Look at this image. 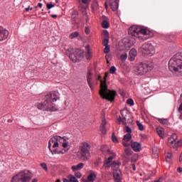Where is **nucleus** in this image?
<instances>
[{"label": "nucleus", "mask_w": 182, "mask_h": 182, "mask_svg": "<svg viewBox=\"0 0 182 182\" xmlns=\"http://www.w3.org/2000/svg\"><path fill=\"white\" fill-rule=\"evenodd\" d=\"M63 182H69V181L66 178H63Z\"/></svg>", "instance_id": "bf43d9fd"}, {"label": "nucleus", "mask_w": 182, "mask_h": 182, "mask_svg": "<svg viewBox=\"0 0 182 182\" xmlns=\"http://www.w3.org/2000/svg\"><path fill=\"white\" fill-rule=\"evenodd\" d=\"M51 18H58V15H56V14H52L51 15Z\"/></svg>", "instance_id": "6e6d98bb"}, {"label": "nucleus", "mask_w": 182, "mask_h": 182, "mask_svg": "<svg viewBox=\"0 0 182 182\" xmlns=\"http://www.w3.org/2000/svg\"><path fill=\"white\" fill-rule=\"evenodd\" d=\"M96 177H97V175L95 172H91L87 176V182H93L95 180H96Z\"/></svg>", "instance_id": "aec40b11"}, {"label": "nucleus", "mask_w": 182, "mask_h": 182, "mask_svg": "<svg viewBox=\"0 0 182 182\" xmlns=\"http://www.w3.org/2000/svg\"><path fill=\"white\" fill-rule=\"evenodd\" d=\"M25 9H26V12H28V11H30V6L26 8Z\"/></svg>", "instance_id": "4d7b16f0"}, {"label": "nucleus", "mask_w": 182, "mask_h": 182, "mask_svg": "<svg viewBox=\"0 0 182 182\" xmlns=\"http://www.w3.org/2000/svg\"><path fill=\"white\" fill-rule=\"evenodd\" d=\"M120 59L122 62H124V60H126V59H127V53H124V54L121 55Z\"/></svg>", "instance_id": "e433bc0d"}, {"label": "nucleus", "mask_w": 182, "mask_h": 182, "mask_svg": "<svg viewBox=\"0 0 182 182\" xmlns=\"http://www.w3.org/2000/svg\"><path fill=\"white\" fill-rule=\"evenodd\" d=\"M177 139V135L176 134H173L168 139V146H169V147L171 149H178V147H181L182 139L176 141Z\"/></svg>", "instance_id": "9d476101"}, {"label": "nucleus", "mask_w": 182, "mask_h": 182, "mask_svg": "<svg viewBox=\"0 0 182 182\" xmlns=\"http://www.w3.org/2000/svg\"><path fill=\"white\" fill-rule=\"evenodd\" d=\"M136 126H138L141 132H143V130H144V126H143V124H141L140 122L136 121Z\"/></svg>", "instance_id": "2f4dec72"}, {"label": "nucleus", "mask_w": 182, "mask_h": 182, "mask_svg": "<svg viewBox=\"0 0 182 182\" xmlns=\"http://www.w3.org/2000/svg\"><path fill=\"white\" fill-rule=\"evenodd\" d=\"M48 149L53 156L55 154H65L68 149H61L59 147L58 139L53 136L48 141Z\"/></svg>", "instance_id": "423d86ee"}, {"label": "nucleus", "mask_w": 182, "mask_h": 182, "mask_svg": "<svg viewBox=\"0 0 182 182\" xmlns=\"http://www.w3.org/2000/svg\"><path fill=\"white\" fill-rule=\"evenodd\" d=\"M100 132L102 134H106V127H100Z\"/></svg>", "instance_id": "79ce46f5"}, {"label": "nucleus", "mask_w": 182, "mask_h": 182, "mask_svg": "<svg viewBox=\"0 0 182 182\" xmlns=\"http://www.w3.org/2000/svg\"><path fill=\"white\" fill-rule=\"evenodd\" d=\"M95 164L96 166H99V162H95Z\"/></svg>", "instance_id": "680f3d73"}, {"label": "nucleus", "mask_w": 182, "mask_h": 182, "mask_svg": "<svg viewBox=\"0 0 182 182\" xmlns=\"http://www.w3.org/2000/svg\"><path fill=\"white\" fill-rule=\"evenodd\" d=\"M125 153L126 154H127L128 156H132V149H130L129 148H127L125 149Z\"/></svg>", "instance_id": "37998d69"}, {"label": "nucleus", "mask_w": 182, "mask_h": 182, "mask_svg": "<svg viewBox=\"0 0 182 182\" xmlns=\"http://www.w3.org/2000/svg\"><path fill=\"white\" fill-rule=\"evenodd\" d=\"M153 68L147 63H139L134 67V72L135 75L143 76L146 73H149Z\"/></svg>", "instance_id": "6e6552de"}, {"label": "nucleus", "mask_w": 182, "mask_h": 182, "mask_svg": "<svg viewBox=\"0 0 182 182\" xmlns=\"http://www.w3.org/2000/svg\"><path fill=\"white\" fill-rule=\"evenodd\" d=\"M87 83H88L91 90H93V85L92 84V82H87Z\"/></svg>", "instance_id": "3c124183"}, {"label": "nucleus", "mask_w": 182, "mask_h": 182, "mask_svg": "<svg viewBox=\"0 0 182 182\" xmlns=\"http://www.w3.org/2000/svg\"><path fill=\"white\" fill-rule=\"evenodd\" d=\"M177 171L178 173H182V168L181 167L178 168Z\"/></svg>", "instance_id": "603ef678"}, {"label": "nucleus", "mask_w": 182, "mask_h": 182, "mask_svg": "<svg viewBox=\"0 0 182 182\" xmlns=\"http://www.w3.org/2000/svg\"><path fill=\"white\" fill-rule=\"evenodd\" d=\"M55 182H61L60 179H58Z\"/></svg>", "instance_id": "0e129e2a"}, {"label": "nucleus", "mask_w": 182, "mask_h": 182, "mask_svg": "<svg viewBox=\"0 0 182 182\" xmlns=\"http://www.w3.org/2000/svg\"><path fill=\"white\" fill-rule=\"evenodd\" d=\"M158 121L161 123V124H164V126H167L168 124V119H158Z\"/></svg>", "instance_id": "c85d7f7f"}, {"label": "nucleus", "mask_w": 182, "mask_h": 182, "mask_svg": "<svg viewBox=\"0 0 182 182\" xmlns=\"http://www.w3.org/2000/svg\"><path fill=\"white\" fill-rule=\"evenodd\" d=\"M156 133L159 134V137L164 139V129L161 127H157Z\"/></svg>", "instance_id": "4be33fe9"}, {"label": "nucleus", "mask_w": 182, "mask_h": 182, "mask_svg": "<svg viewBox=\"0 0 182 182\" xmlns=\"http://www.w3.org/2000/svg\"><path fill=\"white\" fill-rule=\"evenodd\" d=\"M107 122H106V119H102L100 127H106V124H107Z\"/></svg>", "instance_id": "a19ab883"}, {"label": "nucleus", "mask_w": 182, "mask_h": 182, "mask_svg": "<svg viewBox=\"0 0 182 182\" xmlns=\"http://www.w3.org/2000/svg\"><path fill=\"white\" fill-rule=\"evenodd\" d=\"M113 161V156H109L107 161L104 163V167H112V168H114L115 167H119L120 166V163L114 161Z\"/></svg>", "instance_id": "ddd939ff"}, {"label": "nucleus", "mask_w": 182, "mask_h": 182, "mask_svg": "<svg viewBox=\"0 0 182 182\" xmlns=\"http://www.w3.org/2000/svg\"><path fill=\"white\" fill-rule=\"evenodd\" d=\"M123 146H124V147H127V146H129V145L126 143H123Z\"/></svg>", "instance_id": "052dcab7"}, {"label": "nucleus", "mask_w": 182, "mask_h": 182, "mask_svg": "<svg viewBox=\"0 0 182 182\" xmlns=\"http://www.w3.org/2000/svg\"><path fill=\"white\" fill-rule=\"evenodd\" d=\"M69 182H79V181L75 177V176L71 175L70 176Z\"/></svg>", "instance_id": "473e14b6"}, {"label": "nucleus", "mask_w": 182, "mask_h": 182, "mask_svg": "<svg viewBox=\"0 0 182 182\" xmlns=\"http://www.w3.org/2000/svg\"><path fill=\"white\" fill-rule=\"evenodd\" d=\"M104 33L106 36V38H105L102 41V45L104 46H109V31H105Z\"/></svg>", "instance_id": "412c9836"}, {"label": "nucleus", "mask_w": 182, "mask_h": 182, "mask_svg": "<svg viewBox=\"0 0 182 182\" xmlns=\"http://www.w3.org/2000/svg\"><path fill=\"white\" fill-rule=\"evenodd\" d=\"M40 166L43 170H45V171H48V165L46 164V163H41Z\"/></svg>", "instance_id": "f704fd0d"}, {"label": "nucleus", "mask_w": 182, "mask_h": 182, "mask_svg": "<svg viewBox=\"0 0 182 182\" xmlns=\"http://www.w3.org/2000/svg\"><path fill=\"white\" fill-rule=\"evenodd\" d=\"M124 141H130L132 139V134H127L124 136Z\"/></svg>", "instance_id": "c756f323"}, {"label": "nucleus", "mask_w": 182, "mask_h": 182, "mask_svg": "<svg viewBox=\"0 0 182 182\" xmlns=\"http://www.w3.org/2000/svg\"><path fill=\"white\" fill-rule=\"evenodd\" d=\"M109 5L112 11H117L119 9V1L117 0H109Z\"/></svg>", "instance_id": "f3484780"}, {"label": "nucleus", "mask_w": 182, "mask_h": 182, "mask_svg": "<svg viewBox=\"0 0 182 182\" xmlns=\"http://www.w3.org/2000/svg\"><path fill=\"white\" fill-rule=\"evenodd\" d=\"M103 147H105V146H102V147H101L102 151H105V150L103 149Z\"/></svg>", "instance_id": "e2e57ef3"}, {"label": "nucleus", "mask_w": 182, "mask_h": 182, "mask_svg": "<svg viewBox=\"0 0 182 182\" xmlns=\"http://www.w3.org/2000/svg\"><path fill=\"white\" fill-rule=\"evenodd\" d=\"M109 52H110V46H106L104 49V53H109Z\"/></svg>", "instance_id": "ea45409f"}, {"label": "nucleus", "mask_w": 182, "mask_h": 182, "mask_svg": "<svg viewBox=\"0 0 182 182\" xmlns=\"http://www.w3.org/2000/svg\"><path fill=\"white\" fill-rule=\"evenodd\" d=\"M33 8H32V7L31 8L30 7V11H33Z\"/></svg>", "instance_id": "69168bd1"}, {"label": "nucleus", "mask_w": 182, "mask_h": 182, "mask_svg": "<svg viewBox=\"0 0 182 182\" xmlns=\"http://www.w3.org/2000/svg\"><path fill=\"white\" fill-rule=\"evenodd\" d=\"M97 80H100V95L102 99H106V100H109V102H113L114 100V96H116V92L107 89V85H106V81L102 80V77L98 75L97 77Z\"/></svg>", "instance_id": "7ed1b4c3"}, {"label": "nucleus", "mask_w": 182, "mask_h": 182, "mask_svg": "<svg viewBox=\"0 0 182 182\" xmlns=\"http://www.w3.org/2000/svg\"><path fill=\"white\" fill-rule=\"evenodd\" d=\"M136 56H137V50L134 48L131 49L129 51V60H134Z\"/></svg>", "instance_id": "6ab92c4d"}, {"label": "nucleus", "mask_w": 182, "mask_h": 182, "mask_svg": "<svg viewBox=\"0 0 182 182\" xmlns=\"http://www.w3.org/2000/svg\"><path fill=\"white\" fill-rule=\"evenodd\" d=\"M58 100H59V92L56 91L48 92L45 95L43 103L38 104L37 108L43 112H56L58 107L53 102Z\"/></svg>", "instance_id": "f257e3e1"}, {"label": "nucleus", "mask_w": 182, "mask_h": 182, "mask_svg": "<svg viewBox=\"0 0 182 182\" xmlns=\"http://www.w3.org/2000/svg\"><path fill=\"white\" fill-rule=\"evenodd\" d=\"M53 6H55L53 4H47V8L48 9H52V8H53Z\"/></svg>", "instance_id": "8fccbe9b"}, {"label": "nucleus", "mask_w": 182, "mask_h": 182, "mask_svg": "<svg viewBox=\"0 0 182 182\" xmlns=\"http://www.w3.org/2000/svg\"><path fill=\"white\" fill-rule=\"evenodd\" d=\"M85 49L87 50L85 58L86 59H92V52L90 51V47L89 46H85Z\"/></svg>", "instance_id": "5701e85b"}, {"label": "nucleus", "mask_w": 182, "mask_h": 182, "mask_svg": "<svg viewBox=\"0 0 182 182\" xmlns=\"http://www.w3.org/2000/svg\"><path fill=\"white\" fill-rule=\"evenodd\" d=\"M85 56V51L80 49H76L73 53L69 54V58L73 62H77V60H80Z\"/></svg>", "instance_id": "9b49d317"}, {"label": "nucleus", "mask_w": 182, "mask_h": 182, "mask_svg": "<svg viewBox=\"0 0 182 182\" xmlns=\"http://www.w3.org/2000/svg\"><path fill=\"white\" fill-rule=\"evenodd\" d=\"M38 6L39 8H42V6H43V4H42V3H38Z\"/></svg>", "instance_id": "5fc2aeb1"}, {"label": "nucleus", "mask_w": 182, "mask_h": 182, "mask_svg": "<svg viewBox=\"0 0 182 182\" xmlns=\"http://www.w3.org/2000/svg\"><path fill=\"white\" fill-rule=\"evenodd\" d=\"M127 113H129V111H127V109L121 110V114L122 117H126V116H127Z\"/></svg>", "instance_id": "72a5a7b5"}, {"label": "nucleus", "mask_w": 182, "mask_h": 182, "mask_svg": "<svg viewBox=\"0 0 182 182\" xmlns=\"http://www.w3.org/2000/svg\"><path fill=\"white\" fill-rule=\"evenodd\" d=\"M8 36H9V31L3 26H0V42H4L8 39Z\"/></svg>", "instance_id": "4468645a"}, {"label": "nucleus", "mask_w": 182, "mask_h": 182, "mask_svg": "<svg viewBox=\"0 0 182 182\" xmlns=\"http://www.w3.org/2000/svg\"><path fill=\"white\" fill-rule=\"evenodd\" d=\"M165 157H166V161L168 163H170V161H171V159H173V154H171V152H166Z\"/></svg>", "instance_id": "393cba45"}, {"label": "nucleus", "mask_w": 182, "mask_h": 182, "mask_svg": "<svg viewBox=\"0 0 182 182\" xmlns=\"http://www.w3.org/2000/svg\"><path fill=\"white\" fill-rule=\"evenodd\" d=\"M141 52L144 56H154L156 53V46L151 43H145L141 46Z\"/></svg>", "instance_id": "1a4fd4ad"}, {"label": "nucleus", "mask_w": 182, "mask_h": 182, "mask_svg": "<svg viewBox=\"0 0 182 182\" xmlns=\"http://www.w3.org/2000/svg\"><path fill=\"white\" fill-rule=\"evenodd\" d=\"M116 67L114 66H112L109 69V73H111L112 75H113L114 73H116Z\"/></svg>", "instance_id": "58836bf2"}, {"label": "nucleus", "mask_w": 182, "mask_h": 182, "mask_svg": "<svg viewBox=\"0 0 182 182\" xmlns=\"http://www.w3.org/2000/svg\"><path fill=\"white\" fill-rule=\"evenodd\" d=\"M81 2H82V4H85V5H89V4H90V0H81Z\"/></svg>", "instance_id": "de8ad7c7"}, {"label": "nucleus", "mask_w": 182, "mask_h": 182, "mask_svg": "<svg viewBox=\"0 0 182 182\" xmlns=\"http://www.w3.org/2000/svg\"><path fill=\"white\" fill-rule=\"evenodd\" d=\"M33 176L31 171L23 170L13 176L11 182H29Z\"/></svg>", "instance_id": "39448f33"}, {"label": "nucleus", "mask_w": 182, "mask_h": 182, "mask_svg": "<svg viewBox=\"0 0 182 182\" xmlns=\"http://www.w3.org/2000/svg\"><path fill=\"white\" fill-rule=\"evenodd\" d=\"M112 170H114V178L117 182H120L122 180V171L117 167L113 168Z\"/></svg>", "instance_id": "2eb2a0df"}, {"label": "nucleus", "mask_w": 182, "mask_h": 182, "mask_svg": "<svg viewBox=\"0 0 182 182\" xmlns=\"http://www.w3.org/2000/svg\"><path fill=\"white\" fill-rule=\"evenodd\" d=\"M178 112H179V113H181V117H182V102L181 103V105L178 107Z\"/></svg>", "instance_id": "09e8293b"}, {"label": "nucleus", "mask_w": 182, "mask_h": 182, "mask_svg": "<svg viewBox=\"0 0 182 182\" xmlns=\"http://www.w3.org/2000/svg\"><path fill=\"white\" fill-rule=\"evenodd\" d=\"M75 177H76L77 178H80L82 177V173H80V172H76V173H75Z\"/></svg>", "instance_id": "c03bdc74"}, {"label": "nucleus", "mask_w": 182, "mask_h": 182, "mask_svg": "<svg viewBox=\"0 0 182 182\" xmlns=\"http://www.w3.org/2000/svg\"><path fill=\"white\" fill-rule=\"evenodd\" d=\"M54 137H55V139L57 140V141L59 143L62 144V146L63 147L64 150H66V147H68L69 146V139L66 136H55Z\"/></svg>", "instance_id": "f8f14e48"}, {"label": "nucleus", "mask_w": 182, "mask_h": 182, "mask_svg": "<svg viewBox=\"0 0 182 182\" xmlns=\"http://www.w3.org/2000/svg\"><path fill=\"white\" fill-rule=\"evenodd\" d=\"M127 103V105H129V106H134V101H133L132 99H128Z\"/></svg>", "instance_id": "4c0bfd02"}, {"label": "nucleus", "mask_w": 182, "mask_h": 182, "mask_svg": "<svg viewBox=\"0 0 182 182\" xmlns=\"http://www.w3.org/2000/svg\"><path fill=\"white\" fill-rule=\"evenodd\" d=\"M32 182H38V179L34 178V179L32 180Z\"/></svg>", "instance_id": "13d9d810"}, {"label": "nucleus", "mask_w": 182, "mask_h": 182, "mask_svg": "<svg viewBox=\"0 0 182 182\" xmlns=\"http://www.w3.org/2000/svg\"><path fill=\"white\" fill-rule=\"evenodd\" d=\"M102 26L104 28V29H107L109 26V24L107 21H104L102 23Z\"/></svg>", "instance_id": "7c9ffc66"}, {"label": "nucleus", "mask_w": 182, "mask_h": 182, "mask_svg": "<svg viewBox=\"0 0 182 182\" xmlns=\"http://www.w3.org/2000/svg\"><path fill=\"white\" fill-rule=\"evenodd\" d=\"M131 147L134 151L139 152L141 151V144L137 141H131Z\"/></svg>", "instance_id": "dca6fc26"}, {"label": "nucleus", "mask_w": 182, "mask_h": 182, "mask_svg": "<svg viewBox=\"0 0 182 182\" xmlns=\"http://www.w3.org/2000/svg\"><path fill=\"white\" fill-rule=\"evenodd\" d=\"M83 167H85V164L80 163L77 165H73V166H71V170L75 172V171H77L79 170H82V168H83Z\"/></svg>", "instance_id": "a211bd4d"}, {"label": "nucleus", "mask_w": 182, "mask_h": 182, "mask_svg": "<svg viewBox=\"0 0 182 182\" xmlns=\"http://www.w3.org/2000/svg\"><path fill=\"white\" fill-rule=\"evenodd\" d=\"M72 49L70 48V50H68V52H72Z\"/></svg>", "instance_id": "338daca9"}, {"label": "nucleus", "mask_w": 182, "mask_h": 182, "mask_svg": "<svg viewBox=\"0 0 182 182\" xmlns=\"http://www.w3.org/2000/svg\"><path fill=\"white\" fill-rule=\"evenodd\" d=\"M77 156L82 161H87L88 160H90V144H89V143L84 142L81 144Z\"/></svg>", "instance_id": "0eeeda50"}, {"label": "nucleus", "mask_w": 182, "mask_h": 182, "mask_svg": "<svg viewBox=\"0 0 182 182\" xmlns=\"http://www.w3.org/2000/svg\"><path fill=\"white\" fill-rule=\"evenodd\" d=\"M112 140L114 143H119V140L117 139V137H116V135H114V133H112Z\"/></svg>", "instance_id": "c9c22d12"}, {"label": "nucleus", "mask_w": 182, "mask_h": 182, "mask_svg": "<svg viewBox=\"0 0 182 182\" xmlns=\"http://www.w3.org/2000/svg\"><path fill=\"white\" fill-rule=\"evenodd\" d=\"M168 69L175 76L182 75V53H176L170 59Z\"/></svg>", "instance_id": "f03ea898"}, {"label": "nucleus", "mask_w": 182, "mask_h": 182, "mask_svg": "<svg viewBox=\"0 0 182 182\" xmlns=\"http://www.w3.org/2000/svg\"><path fill=\"white\" fill-rule=\"evenodd\" d=\"M105 8L107 9V4H105Z\"/></svg>", "instance_id": "774afa93"}, {"label": "nucleus", "mask_w": 182, "mask_h": 182, "mask_svg": "<svg viewBox=\"0 0 182 182\" xmlns=\"http://www.w3.org/2000/svg\"><path fill=\"white\" fill-rule=\"evenodd\" d=\"M92 76H93V71L91 68L88 70V73L87 75V83H90L92 82Z\"/></svg>", "instance_id": "b1692460"}, {"label": "nucleus", "mask_w": 182, "mask_h": 182, "mask_svg": "<svg viewBox=\"0 0 182 182\" xmlns=\"http://www.w3.org/2000/svg\"><path fill=\"white\" fill-rule=\"evenodd\" d=\"M118 122L119 124H124V126H126V124H127V120H126V117H119L118 118Z\"/></svg>", "instance_id": "a878e982"}, {"label": "nucleus", "mask_w": 182, "mask_h": 182, "mask_svg": "<svg viewBox=\"0 0 182 182\" xmlns=\"http://www.w3.org/2000/svg\"><path fill=\"white\" fill-rule=\"evenodd\" d=\"M79 36V32L75 31L70 34L69 38L70 39H75V38H77Z\"/></svg>", "instance_id": "cd10ccee"}, {"label": "nucleus", "mask_w": 182, "mask_h": 182, "mask_svg": "<svg viewBox=\"0 0 182 182\" xmlns=\"http://www.w3.org/2000/svg\"><path fill=\"white\" fill-rule=\"evenodd\" d=\"M126 132L127 133H128V134H131L132 133V129H130V127H129L128 126L126 127Z\"/></svg>", "instance_id": "49530a36"}, {"label": "nucleus", "mask_w": 182, "mask_h": 182, "mask_svg": "<svg viewBox=\"0 0 182 182\" xmlns=\"http://www.w3.org/2000/svg\"><path fill=\"white\" fill-rule=\"evenodd\" d=\"M132 168H133L134 171H136V165L134 164L132 165Z\"/></svg>", "instance_id": "864d4df0"}, {"label": "nucleus", "mask_w": 182, "mask_h": 182, "mask_svg": "<svg viewBox=\"0 0 182 182\" xmlns=\"http://www.w3.org/2000/svg\"><path fill=\"white\" fill-rule=\"evenodd\" d=\"M92 8V11H97V9H99V3H97V0H94Z\"/></svg>", "instance_id": "bb28decb"}, {"label": "nucleus", "mask_w": 182, "mask_h": 182, "mask_svg": "<svg viewBox=\"0 0 182 182\" xmlns=\"http://www.w3.org/2000/svg\"><path fill=\"white\" fill-rule=\"evenodd\" d=\"M85 32L87 35H89V33H90V28L89 27H85Z\"/></svg>", "instance_id": "a18cd8bd"}, {"label": "nucleus", "mask_w": 182, "mask_h": 182, "mask_svg": "<svg viewBox=\"0 0 182 182\" xmlns=\"http://www.w3.org/2000/svg\"><path fill=\"white\" fill-rule=\"evenodd\" d=\"M129 34L132 35V36H134L135 38H138V39H143L144 36L147 35H150V30H149L146 27H143L141 26L134 25L129 28Z\"/></svg>", "instance_id": "20e7f679"}]
</instances>
